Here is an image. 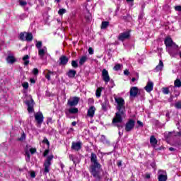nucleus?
I'll use <instances>...</instances> for the list:
<instances>
[{
	"label": "nucleus",
	"instance_id": "473e14b6",
	"mask_svg": "<svg viewBox=\"0 0 181 181\" xmlns=\"http://www.w3.org/2000/svg\"><path fill=\"white\" fill-rule=\"evenodd\" d=\"M66 10L65 8H61L58 11V14L62 16V15H64V13H66Z\"/></svg>",
	"mask_w": 181,
	"mask_h": 181
},
{
	"label": "nucleus",
	"instance_id": "bb28decb",
	"mask_svg": "<svg viewBox=\"0 0 181 181\" xmlns=\"http://www.w3.org/2000/svg\"><path fill=\"white\" fill-rule=\"evenodd\" d=\"M70 114H77L78 112V109L77 107H72L69 110Z\"/></svg>",
	"mask_w": 181,
	"mask_h": 181
},
{
	"label": "nucleus",
	"instance_id": "4468645a",
	"mask_svg": "<svg viewBox=\"0 0 181 181\" xmlns=\"http://www.w3.org/2000/svg\"><path fill=\"white\" fill-rule=\"evenodd\" d=\"M127 39H129V32H125L119 34L118 37V40L120 42H124V40H127Z\"/></svg>",
	"mask_w": 181,
	"mask_h": 181
},
{
	"label": "nucleus",
	"instance_id": "412c9836",
	"mask_svg": "<svg viewBox=\"0 0 181 181\" xmlns=\"http://www.w3.org/2000/svg\"><path fill=\"white\" fill-rule=\"evenodd\" d=\"M150 144L152 145V146H156V144H158V140L156 139V138H155V136H151Z\"/></svg>",
	"mask_w": 181,
	"mask_h": 181
},
{
	"label": "nucleus",
	"instance_id": "0eeeda50",
	"mask_svg": "<svg viewBox=\"0 0 181 181\" xmlns=\"http://www.w3.org/2000/svg\"><path fill=\"white\" fill-rule=\"evenodd\" d=\"M33 153H36L35 148H29L25 150V160L27 162L30 160V154L33 155Z\"/></svg>",
	"mask_w": 181,
	"mask_h": 181
},
{
	"label": "nucleus",
	"instance_id": "f3484780",
	"mask_svg": "<svg viewBox=\"0 0 181 181\" xmlns=\"http://www.w3.org/2000/svg\"><path fill=\"white\" fill-rule=\"evenodd\" d=\"M144 89L147 93H151L153 90V82L148 81Z\"/></svg>",
	"mask_w": 181,
	"mask_h": 181
},
{
	"label": "nucleus",
	"instance_id": "20e7f679",
	"mask_svg": "<svg viewBox=\"0 0 181 181\" xmlns=\"http://www.w3.org/2000/svg\"><path fill=\"white\" fill-rule=\"evenodd\" d=\"M25 105L28 107V112L29 113L33 112L35 111V109H33V106L35 105V102L33 101L32 96L30 95L25 94Z\"/></svg>",
	"mask_w": 181,
	"mask_h": 181
},
{
	"label": "nucleus",
	"instance_id": "c03bdc74",
	"mask_svg": "<svg viewBox=\"0 0 181 181\" xmlns=\"http://www.w3.org/2000/svg\"><path fill=\"white\" fill-rule=\"evenodd\" d=\"M69 159H70V160H73L74 163H76V161L74 160V156L70 155L69 156Z\"/></svg>",
	"mask_w": 181,
	"mask_h": 181
},
{
	"label": "nucleus",
	"instance_id": "13d9d810",
	"mask_svg": "<svg viewBox=\"0 0 181 181\" xmlns=\"http://www.w3.org/2000/svg\"><path fill=\"white\" fill-rule=\"evenodd\" d=\"M180 94V92H175V95L176 97H177V95H179Z\"/></svg>",
	"mask_w": 181,
	"mask_h": 181
},
{
	"label": "nucleus",
	"instance_id": "e2e57ef3",
	"mask_svg": "<svg viewBox=\"0 0 181 181\" xmlns=\"http://www.w3.org/2000/svg\"><path fill=\"white\" fill-rule=\"evenodd\" d=\"M26 5H27V3L26 2H23V6H26Z\"/></svg>",
	"mask_w": 181,
	"mask_h": 181
},
{
	"label": "nucleus",
	"instance_id": "49530a36",
	"mask_svg": "<svg viewBox=\"0 0 181 181\" xmlns=\"http://www.w3.org/2000/svg\"><path fill=\"white\" fill-rule=\"evenodd\" d=\"M30 177L33 178L36 177V173L35 172H31Z\"/></svg>",
	"mask_w": 181,
	"mask_h": 181
},
{
	"label": "nucleus",
	"instance_id": "aec40b11",
	"mask_svg": "<svg viewBox=\"0 0 181 181\" xmlns=\"http://www.w3.org/2000/svg\"><path fill=\"white\" fill-rule=\"evenodd\" d=\"M6 62L8 63V64H13V63L16 62V59L15 57H13V55L9 54L6 58Z\"/></svg>",
	"mask_w": 181,
	"mask_h": 181
},
{
	"label": "nucleus",
	"instance_id": "2f4dec72",
	"mask_svg": "<svg viewBox=\"0 0 181 181\" xmlns=\"http://www.w3.org/2000/svg\"><path fill=\"white\" fill-rule=\"evenodd\" d=\"M37 49H42V41H37V43L35 45Z\"/></svg>",
	"mask_w": 181,
	"mask_h": 181
},
{
	"label": "nucleus",
	"instance_id": "cd10ccee",
	"mask_svg": "<svg viewBox=\"0 0 181 181\" xmlns=\"http://www.w3.org/2000/svg\"><path fill=\"white\" fill-rule=\"evenodd\" d=\"M110 25V22L103 21L102 22L101 29H107V27Z\"/></svg>",
	"mask_w": 181,
	"mask_h": 181
},
{
	"label": "nucleus",
	"instance_id": "bf43d9fd",
	"mask_svg": "<svg viewBox=\"0 0 181 181\" xmlns=\"http://www.w3.org/2000/svg\"><path fill=\"white\" fill-rule=\"evenodd\" d=\"M169 151H175V148L173 147H170L169 148Z\"/></svg>",
	"mask_w": 181,
	"mask_h": 181
},
{
	"label": "nucleus",
	"instance_id": "7c9ffc66",
	"mask_svg": "<svg viewBox=\"0 0 181 181\" xmlns=\"http://www.w3.org/2000/svg\"><path fill=\"white\" fill-rule=\"evenodd\" d=\"M121 67H122V64H117L114 66V70H115V71H118V70H121Z\"/></svg>",
	"mask_w": 181,
	"mask_h": 181
},
{
	"label": "nucleus",
	"instance_id": "c756f323",
	"mask_svg": "<svg viewBox=\"0 0 181 181\" xmlns=\"http://www.w3.org/2000/svg\"><path fill=\"white\" fill-rule=\"evenodd\" d=\"M52 74H53V71H48V72L45 75V78H47V80H48L49 81H50L51 78H50V76H52Z\"/></svg>",
	"mask_w": 181,
	"mask_h": 181
},
{
	"label": "nucleus",
	"instance_id": "f704fd0d",
	"mask_svg": "<svg viewBox=\"0 0 181 181\" xmlns=\"http://www.w3.org/2000/svg\"><path fill=\"white\" fill-rule=\"evenodd\" d=\"M171 135H174V136H181V131L178 132H170Z\"/></svg>",
	"mask_w": 181,
	"mask_h": 181
},
{
	"label": "nucleus",
	"instance_id": "c85d7f7f",
	"mask_svg": "<svg viewBox=\"0 0 181 181\" xmlns=\"http://www.w3.org/2000/svg\"><path fill=\"white\" fill-rule=\"evenodd\" d=\"M174 86H175V87L180 88V87H181V81H180V79H176V80L174 81Z\"/></svg>",
	"mask_w": 181,
	"mask_h": 181
},
{
	"label": "nucleus",
	"instance_id": "de8ad7c7",
	"mask_svg": "<svg viewBox=\"0 0 181 181\" xmlns=\"http://www.w3.org/2000/svg\"><path fill=\"white\" fill-rule=\"evenodd\" d=\"M137 124H138V125H139L140 127H144V123H142V122H141V121H139V120L137 121Z\"/></svg>",
	"mask_w": 181,
	"mask_h": 181
},
{
	"label": "nucleus",
	"instance_id": "1a4fd4ad",
	"mask_svg": "<svg viewBox=\"0 0 181 181\" xmlns=\"http://www.w3.org/2000/svg\"><path fill=\"white\" fill-rule=\"evenodd\" d=\"M168 180V175L163 170H158V181H166Z\"/></svg>",
	"mask_w": 181,
	"mask_h": 181
},
{
	"label": "nucleus",
	"instance_id": "f03ea898",
	"mask_svg": "<svg viewBox=\"0 0 181 181\" xmlns=\"http://www.w3.org/2000/svg\"><path fill=\"white\" fill-rule=\"evenodd\" d=\"M90 172L91 175L95 177V179H100V172L101 170V164L98 163V160H97V155L95 153H92L90 156Z\"/></svg>",
	"mask_w": 181,
	"mask_h": 181
},
{
	"label": "nucleus",
	"instance_id": "dca6fc26",
	"mask_svg": "<svg viewBox=\"0 0 181 181\" xmlns=\"http://www.w3.org/2000/svg\"><path fill=\"white\" fill-rule=\"evenodd\" d=\"M71 149L74 151H80V149H81V141L73 142Z\"/></svg>",
	"mask_w": 181,
	"mask_h": 181
},
{
	"label": "nucleus",
	"instance_id": "72a5a7b5",
	"mask_svg": "<svg viewBox=\"0 0 181 181\" xmlns=\"http://www.w3.org/2000/svg\"><path fill=\"white\" fill-rule=\"evenodd\" d=\"M71 66L74 69H77V67H78V64H77V61H72L71 62Z\"/></svg>",
	"mask_w": 181,
	"mask_h": 181
},
{
	"label": "nucleus",
	"instance_id": "09e8293b",
	"mask_svg": "<svg viewBox=\"0 0 181 181\" xmlns=\"http://www.w3.org/2000/svg\"><path fill=\"white\" fill-rule=\"evenodd\" d=\"M30 82L31 83V84H35V83H36V81L33 78H30Z\"/></svg>",
	"mask_w": 181,
	"mask_h": 181
},
{
	"label": "nucleus",
	"instance_id": "6ab92c4d",
	"mask_svg": "<svg viewBox=\"0 0 181 181\" xmlns=\"http://www.w3.org/2000/svg\"><path fill=\"white\" fill-rule=\"evenodd\" d=\"M76 74H77V71L74 69H69V71L66 73V76H68L69 78H74Z\"/></svg>",
	"mask_w": 181,
	"mask_h": 181
},
{
	"label": "nucleus",
	"instance_id": "a878e982",
	"mask_svg": "<svg viewBox=\"0 0 181 181\" xmlns=\"http://www.w3.org/2000/svg\"><path fill=\"white\" fill-rule=\"evenodd\" d=\"M86 62H87V56H83L79 60V64H81V66H83V64H84V63Z\"/></svg>",
	"mask_w": 181,
	"mask_h": 181
},
{
	"label": "nucleus",
	"instance_id": "680f3d73",
	"mask_svg": "<svg viewBox=\"0 0 181 181\" xmlns=\"http://www.w3.org/2000/svg\"><path fill=\"white\" fill-rule=\"evenodd\" d=\"M127 2H134V0H127Z\"/></svg>",
	"mask_w": 181,
	"mask_h": 181
},
{
	"label": "nucleus",
	"instance_id": "a19ab883",
	"mask_svg": "<svg viewBox=\"0 0 181 181\" xmlns=\"http://www.w3.org/2000/svg\"><path fill=\"white\" fill-rule=\"evenodd\" d=\"M175 10L177 12H181V6H177L175 7Z\"/></svg>",
	"mask_w": 181,
	"mask_h": 181
},
{
	"label": "nucleus",
	"instance_id": "f8f14e48",
	"mask_svg": "<svg viewBox=\"0 0 181 181\" xmlns=\"http://www.w3.org/2000/svg\"><path fill=\"white\" fill-rule=\"evenodd\" d=\"M102 77L105 84H108L110 82V74H108V71H107V69H103L102 71Z\"/></svg>",
	"mask_w": 181,
	"mask_h": 181
},
{
	"label": "nucleus",
	"instance_id": "b1692460",
	"mask_svg": "<svg viewBox=\"0 0 181 181\" xmlns=\"http://www.w3.org/2000/svg\"><path fill=\"white\" fill-rule=\"evenodd\" d=\"M101 91H103V88H98L95 91V95L98 98H100L101 97Z\"/></svg>",
	"mask_w": 181,
	"mask_h": 181
},
{
	"label": "nucleus",
	"instance_id": "9b49d317",
	"mask_svg": "<svg viewBox=\"0 0 181 181\" xmlns=\"http://www.w3.org/2000/svg\"><path fill=\"white\" fill-rule=\"evenodd\" d=\"M46 54H47V47H43L38 49V55L40 57V59H41L42 60L45 59V56H46Z\"/></svg>",
	"mask_w": 181,
	"mask_h": 181
},
{
	"label": "nucleus",
	"instance_id": "4d7b16f0",
	"mask_svg": "<svg viewBox=\"0 0 181 181\" xmlns=\"http://www.w3.org/2000/svg\"><path fill=\"white\" fill-rule=\"evenodd\" d=\"M23 139V134L21 135V137L18 139V141H22Z\"/></svg>",
	"mask_w": 181,
	"mask_h": 181
},
{
	"label": "nucleus",
	"instance_id": "3c124183",
	"mask_svg": "<svg viewBox=\"0 0 181 181\" xmlns=\"http://www.w3.org/2000/svg\"><path fill=\"white\" fill-rule=\"evenodd\" d=\"M49 123H52V117L47 118V124H49Z\"/></svg>",
	"mask_w": 181,
	"mask_h": 181
},
{
	"label": "nucleus",
	"instance_id": "39448f33",
	"mask_svg": "<svg viewBox=\"0 0 181 181\" xmlns=\"http://www.w3.org/2000/svg\"><path fill=\"white\" fill-rule=\"evenodd\" d=\"M52 160H53V155L47 157L45 161L44 162V173L47 175L50 172V166H52Z\"/></svg>",
	"mask_w": 181,
	"mask_h": 181
},
{
	"label": "nucleus",
	"instance_id": "a18cd8bd",
	"mask_svg": "<svg viewBox=\"0 0 181 181\" xmlns=\"http://www.w3.org/2000/svg\"><path fill=\"white\" fill-rule=\"evenodd\" d=\"M124 76H129V71L128 69H126L124 71Z\"/></svg>",
	"mask_w": 181,
	"mask_h": 181
},
{
	"label": "nucleus",
	"instance_id": "6e6d98bb",
	"mask_svg": "<svg viewBox=\"0 0 181 181\" xmlns=\"http://www.w3.org/2000/svg\"><path fill=\"white\" fill-rule=\"evenodd\" d=\"M71 125H73V127H76V125H77V122H73L71 123Z\"/></svg>",
	"mask_w": 181,
	"mask_h": 181
},
{
	"label": "nucleus",
	"instance_id": "37998d69",
	"mask_svg": "<svg viewBox=\"0 0 181 181\" xmlns=\"http://www.w3.org/2000/svg\"><path fill=\"white\" fill-rule=\"evenodd\" d=\"M49 149L45 150L43 153V156H47V155H49Z\"/></svg>",
	"mask_w": 181,
	"mask_h": 181
},
{
	"label": "nucleus",
	"instance_id": "0e129e2a",
	"mask_svg": "<svg viewBox=\"0 0 181 181\" xmlns=\"http://www.w3.org/2000/svg\"><path fill=\"white\" fill-rule=\"evenodd\" d=\"M118 166H121V162L118 163Z\"/></svg>",
	"mask_w": 181,
	"mask_h": 181
},
{
	"label": "nucleus",
	"instance_id": "e433bc0d",
	"mask_svg": "<svg viewBox=\"0 0 181 181\" xmlns=\"http://www.w3.org/2000/svg\"><path fill=\"white\" fill-rule=\"evenodd\" d=\"M175 107L177 109H181V101L177 102L175 105Z\"/></svg>",
	"mask_w": 181,
	"mask_h": 181
},
{
	"label": "nucleus",
	"instance_id": "ea45409f",
	"mask_svg": "<svg viewBox=\"0 0 181 181\" xmlns=\"http://www.w3.org/2000/svg\"><path fill=\"white\" fill-rule=\"evenodd\" d=\"M33 74H35V76H37V74H39V70L35 68L33 70Z\"/></svg>",
	"mask_w": 181,
	"mask_h": 181
},
{
	"label": "nucleus",
	"instance_id": "58836bf2",
	"mask_svg": "<svg viewBox=\"0 0 181 181\" xmlns=\"http://www.w3.org/2000/svg\"><path fill=\"white\" fill-rule=\"evenodd\" d=\"M163 94H168L169 93V88H163Z\"/></svg>",
	"mask_w": 181,
	"mask_h": 181
},
{
	"label": "nucleus",
	"instance_id": "79ce46f5",
	"mask_svg": "<svg viewBox=\"0 0 181 181\" xmlns=\"http://www.w3.org/2000/svg\"><path fill=\"white\" fill-rule=\"evenodd\" d=\"M89 54H94V49H93L91 47H90L88 50Z\"/></svg>",
	"mask_w": 181,
	"mask_h": 181
},
{
	"label": "nucleus",
	"instance_id": "4c0bfd02",
	"mask_svg": "<svg viewBox=\"0 0 181 181\" xmlns=\"http://www.w3.org/2000/svg\"><path fill=\"white\" fill-rule=\"evenodd\" d=\"M23 88L25 90H28V88H29V83L28 82H24L23 83Z\"/></svg>",
	"mask_w": 181,
	"mask_h": 181
},
{
	"label": "nucleus",
	"instance_id": "393cba45",
	"mask_svg": "<svg viewBox=\"0 0 181 181\" xmlns=\"http://www.w3.org/2000/svg\"><path fill=\"white\" fill-rule=\"evenodd\" d=\"M23 64L28 66L29 64V55H25L23 57Z\"/></svg>",
	"mask_w": 181,
	"mask_h": 181
},
{
	"label": "nucleus",
	"instance_id": "2eb2a0df",
	"mask_svg": "<svg viewBox=\"0 0 181 181\" xmlns=\"http://www.w3.org/2000/svg\"><path fill=\"white\" fill-rule=\"evenodd\" d=\"M95 114V107L90 106L88 110L87 117H89V118H93Z\"/></svg>",
	"mask_w": 181,
	"mask_h": 181
},
{
	"label": "nucleus",
	"instance_id": "69168bd1",
	"mask_svg": "<svg viewBox=\"0 0 181 181\" xmlns=\"http://www.w3.org/2000/svg\"><path fill=\"white\" fill-rule=\"evenodd\" d=\"M55 2H60V0H55Z\"/></svg>",
	"mask_w": 181,
	"mask_h": 181
},
{
	"label": "nucleus",
	"instance_id": "052dcab7",
	"mask_svg": "<svg viewBox=\"0 0 181 181\" xmlns=\"http://www.w3.org/2000/svg\"><path fill=\"white\" fill-rule=\"evenodd\" d=\"M135 80H136L135 78H132V81L134 83V81H135Z\"/></svg>",
	"mask_w": 181,
	"mask_h": 181
},
{
	"label": "nucleus",
	"instance_id": "ddd939ff",
	"mask_svg": "<svg viewBox=\"0 0 181 181\" xmlns=\"http://www.w3.org/2000/svg\"><path fill=\"white\" fill-rule=\"evenodd\" d=\"M130 98H134L136 95H138V93H139V89L136 86H133L130 88Z\"/></svg>",
	"mask_w": 181,
	"mask_h": 181
},
{
	"label": "nucleus",
	"instance_id": "4be33fe9",
	"mask_svg": "<svg viewBox=\"0 0 181 181\" xmlns=\"http://www.w3.org/2000/svg\"><path fill=\"white\" fill-rule=\"evenodd\" d=\"M33 40V35H32L31 33H26L25 40H27V42H32Z\"/></svg>",
	"mask_w": 181,
	"mask_h": 181
},
{
	"label": "nucleus",
	"instance_id": "9d476101",
	"mask_svg": "<svg viewBox=\"0 0 181 181\" xmlns=\"http://www.w3.org/2000/svg\"><path fill=\"white\" fill-rule=\"evenodd\" d=\"M80 101V98L78 97H74L71 98L68 100V105H70V107H74L78 104V102Z\"/></svg>",
	"mask_w": 181,
	"mask_h": 181
},
{
	"label": "nucleus",
	"instance_id": "c9c22d12",
	"mask_svg": "<svg viewBox=\"0 0 181 181\" xmlns=\"http://www.w3.org/2000/svg\"><path fill=\"white\" fill-rule=\"evenodd\" d=\"M42 142L43 144H46L47 146H50V142H49V140L47 138H45Z\"/></svg>",
	"mask_w": 181,
	"mask_h": 181
},
{
	"label": "nucleus",
	"instance_id": "f257e3e1",
	"mask_svg": "<svg viewBox=\"0 0 181 181\" xmlns=\"http://www.w3.org/2000/svg\"><path fill=\"white\" fill-rule=\"evenodd\" d=\"M115 103L117 104V108L119 112H116L115 117L112 119V124L115 127H117L119 129L122 128V117H124V112L125 111V100L121 97L114 95Z\"/></svg>",
	"mask_w": 181,
	"mask_h": 181
},
{
	"label": "nucleus",
	"instance_id": "864d4df0",
	"mask_svg": "<svg viewBox=\"0 0 181 181\" xmlns=\"http://www.w3.org/2000/svg\"><path fill=\"white\" fill-rule=\"evenodd\" d=\"M102 108L103 110H104L105 111L107 110V107L105 106V105L104 103L102 104Z\"/></svg>",
	"mask_w": 181,
	"mask_h": 181
},
{
	"label": "nucleus",
	"instance_id": "8fccbe9b",
	"mask_svg": "<svg viewBox=\"0 0 181 181\" xmlns=\"http://www.w3.org/2000/svg\"><path fill=\"white\" fill-rule=\"evenodd\" d=\"M145 177H146V179H150L151 178V174H148V173L146 174Z\"/></svg>",
	"mask_w": 181,
	"mask_h": 181
},
{
	"label": "nucleus",
	"instance_id": "338daca9",
	"mask_svg": "<svg viewBox=\"0 0 181 181\" xmlns=\"http://www.w3.org/2000/svg\"><path fill=\"white\" fill-rule=\"evenodd\" d=\"M180 59H181V52L180 53Z\"/></svg>",
	"mask_w": 181,
	"mask_h": 181
},
{
	"label": "nucleus",
	"instance_id": "5701e85b",
	"mask_svg": "<svg viewBox=\"0 0 181 181\" xmlns=\"http://www.w3.org/2000/svg\"><path fill=\"white\" fill-rule=\"evenodd\" d=\"M163 69V62L162 60H160L158 65L156 67V71H161V70Z\"/></svg>",
	"mask_w": 181,
	"mask_h": 181
},
{
	"label": "nucleus",
	"instance_id": "603ef678",
	"mask_svg": "<svg viewBox=\"0 0 181 181\" xmlns=\"http://www.w3.org/2000/svg\"><path fill=\"white\" fill-rule=\"evenodd\" d=\"M19 38L21 40H23V33H21Z\"/></svg>",
	"mask_w": 181,
	"mask_h": 181
},
{
	"label": "nucleus",
	"instance_id": "a211bd4d",
	"mask_svg": "<svg viewBox=\"0 0 181 181\" xmlns=\"http://www.w3.org/2000/svg\"><path fill=\"white\" fill-rule=\"evenodd\" d=\"M59 64H62V66H66V64H67V63H69V58H67V57L63 55L59 58Z\"/></svg>",
	"mask_w": 181,
	"mask_h": 181
},
{
	"label": "nucleus",
	"instance_id": "774afa93",
	"mask_svg": "<svg viewBox=\"0 0 181 181\" xmlns=\"http://www.w3.org/2000/svg\"><path fill=\"white\" fill-rule=\"evenodd\" d=\"M88 1V2H90V1H91V0H87Z\"/></svg>",
	"mask_w": 181,
	"mask_h": 181
},
{
	"label": "nucleus",
	"instance_id": "423d86ee",
	"mask_svg": "<svg viewBox=\"0 0 181 181\" xmlns=\"http://www.w3.org/2000/svg\"><path fill=\"white\" fill-rule=\"evenodd\" d=\"M133 128H135V120L129 119L125 124V131L126 132H131Z\"/></svg>",
	"mask_w": 181,
	"mask_h": 181
},
{
	"label": "nucleus",
	"instance_id": "5fc2aeb1",
	"mask_svg": "<svg viewBox=\"0 0 181 181\" xmlns=\"http://www.w3.org/2000/svg\"><path fill=\"white\" fill-rule=\"evenodd\" d=\"M19 3L21 6H23V1L19 0Z\"/></svg>",
	"mask_w": 181,
	"mask_h": 181
},
{
	"label": "nucleus",
	"instance_id": "6e6552de",
	"mask_svg": "<svg viewBox=\"0 0 181 181\" xmlns=\"http://www.w3.org/2000/svg\"><path fill=\"white\" fill-rule=\"evenodd\" d=\"M34 117L37 123L39 124V125H42L43 119H45L43 113H42V112H38L34 115Z\"/></svg>",
	"mask_w": 181,
	"mask_h": 181
},
{
	"label": "nucleus",
	"instance_id": "7ed1b4c3",
	"mask_svg": "<svg viewBox=\"0 0 181 181\" xmlns=\"http://www.w3.org/2000/svg\"><path fill=\"white\" fill-rule=\"evenodd\" d=\"M164 43L167 47V52L169 53V54H170V56H173V53L172 52V49H170V47L177 49L179 46H177V45L173 42L170 37H165Z\"/></svg>",
	"mask_w": 181,
	"mask_h": 181
}]
</instances>
